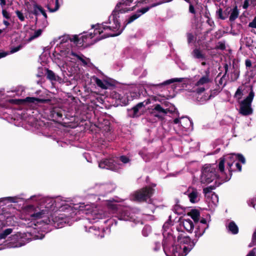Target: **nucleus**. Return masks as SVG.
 <instances>
[{
    "label": "nucleus",
    "instance_id": "nucleus-7",
    "mask_svg": "<svg viewBox=\"0 0 256 256\" xmlns=\"http://www.w3.org/2000/svg\"><path fill=\"white\" fill-rule=\"evenodd\" d=\"M254 94L251 90L248 96L240 104V113L244 116H248L252 113V109L251 107L252 101L254 99Z\"/></svg>",
    "mask_w": 256,
    "mask_h": 256
},
{
    "label": "nucleus",
    "instance_id": "nucleus-21",
    "mask_svg": "<svg viewBox=\"0 0 256 256\" xmlns=\"http://www.w3.org/2000/svg\"><path fill=\"white\" fill-rule=\"evenodd\" d=\"M24 101L30 104H36L39 103H43L46 102V100L33 97H27L24 100Z\"/></svg>",
    "mask_w": 256,
    "mask_h": 256
},
{
    "label": "nucleus",
    "instance_id": "nucleus-55",
    "mask_svg": "<svg viewBox=\"0 0 256 256\" xmlns=\"http://www.w3.org/2000/svg\"><path fill=\"white\" fill-rule=\"evenodd\" d=\"M160 242H156V247L154 248V250H158L160 249Z\"/></svg>",
    "mask_w": 256,
    "mask_h": 256
},
{
    "label": "nucleus",
    "instance_id": "nucleus-15",
    "mask_svg": "<svg viewBox=\"0 0 256 256\" xmlns=\"http://www.w3.org/2000/svg\"><path fill=\"white\" fill-rule=\"evenodd\" d=\"M168 111V109L162 108L160 104H156L152 109L151 113L156 117L161 118L162 116L160 114H166Z\"/></svg>",
    "mask_w": 256,
    "mask_h": 256
},
{
    "label": "nucleus",
    "instance_id": "nucleus-28",
    "mask_svg": "<svg viewBox=\"0 0 256 256\" xmlns=\"http://www.w3.org/2000/svg\"><path fill=\"white\" fill-rule=\"evenodd\" d=\"M93 80H94V82L96 83L97 86H98L99 87L104 89H106L107 88L108 84L106 82L102 81L95 76L93 78Z\"/></svg>",
    "mask_w": 256,
    "mask_h": 256
},
{
    "label": "nucleus",
    "instance_id": "nucleus-47",
    "mask_svg": "<svg viewBox=\"0 0 256 256\" xmlns=\"http://www.w3.org/2000/svg\"><path fill=\"white\" fill-rule=\"evenodd\" d=\"M206 22L210 26H214V23L211 18L207 19Z\"/></svg>",
    "mask_w": 256,
    "mask_h": 256
},
{
    "label": "nucleus",
    "instance_id": "nucleus-1",
    "mask_svg": "<svg viewBox=\"0 0 256 256\" xmlns=\"http://www.w3.org/2000/svg\"><path fill=\"white\" fill-rule=\"evenodd\" d=\"M30 199L40 201V203H44L42 205L44 206V209L36 210L30 214L32 223L30 226H32V224L37 226L44 224L52 225L56 228H61L66 224H72V222L76 220L74 218L76 215L85 216L84 224H94L106 218L108 214L94 204L70 206L61 197L54 198L38 195L32 196Z\"/></svg>",
    "mask_w": 256,
    "mask_h": 256
},
{
    "label": "nucleus",
    "instance_id": "nucleus-61",
    "mask_svg": "<svg viewBox=\"0 0 256 256\" xmlns=\"http://www.w3.org/2000/svg\"><path fill=\"white\" fill-rule=\"evenodd\" d=\"M24 244H15L14 246H12V247H13V248H18V247H20V246H23Z\"/></svg>",
    "mask_w": 256,
    "mask_h": 256
},
{
    "label": "nucleus",
    "instance_id": "nucleus-58",
    "mask_svg": "<svg viewBox=\"0 0 256 256\" xmlns=\"http://www.w3.org/2000/svg\"><path fill=\"white\" fill-rule=\"evenodd\" d=\"M0 5L2 6V7H4L6 5V0H0Z\"/></svg>",
    "mask_w": 256,
    "mask_h": 256
},
{
    "label": "nucleus",
    "instance_id": "nucleus-48",
    "mask_svg": "<svg viewBox=\"0 0 256 256\" xmlns=\"http://www.w3.org/2000/svg\"><path fill=\"white\" fill-rule=\"evenodd\" d=\"M189 12L193 14H195L196 11L194 10V6L190 4V6H189Z\"/></svg>",
    "mask_w": 256,
    "mask_h": 256
},
{
    "label": "nucleus",
    "instance_id": "nucleus-60",
    "mask_svg": "<svg viewBox=\"0 0 256 256\" xmlns=\"http://www.w3.org/2000/svg\"><path fill=\"white\" fill-rule=\"evenodd\" d=\"M210 13L209 12H206L205 14H204V16L207 18V19H208V18H210Z\"/></svg>",
    "mask_w": 256,
    "mask_h": 256
},
{
    "label": "nucleus",
    "instance_id": "nucleus-24",
    "mask_svg": "<svg viewBox=\"0 0 256 256\" xmlns=\"http://www.w3.org/2000/svg\"><path fill=\"white\" fill-rule=\"evenodd\" d=\"M188 215L190 216L195 222L198 221L200 215L199 212L197 210H192L188 213Z\"/></svg>",
    "mask_w": 256,
    "mask_h": 256
},
{
    "label": "nucleus",
    "instance_id": "nucleus-54",
    "mask_svg": "<svg viewBox=\"0 0 256 256\" xmlns=\"http://www.w3.org/2000/svg\"><path fill=\"white\" fill-rule=\"evenodd\" d=\"M64 36H65V35H64ZM60 38H61V36H60V37H59V38H57V39H54V42H58V44H57V45H58V44H59V48H60Z\"/></svg>",
    "mask_w": 256,
    "mask_h": 256
},
{
    "label": "nucleus",
    "instance_id": "nucleus-20",
    "mask_svg": "<svg viewBox=\"0 0 256 256\" xmlns=\"http://www.w3.org/2000/svg\"><path fill=\"white\" fill-rule=\"evenodd\" d=\"M85 229L86 231H88L90 232L93 233L95 236H100V238L104 237V234H100L99 228H96L95 226H85ZM102 234H104V230L102 232Z\"/></svg>",
    "mask_w": 256,
    "mask_h": 256
},
{
    "label": "nucleus",
    "instance_id": "nucleus-23",
    "mask_svg": "<svg viewBox=\"0 0 256 256\" xmlns=\"http://www.w3.org/2000/svg\"><path fill=\"white\" fill-rule=\"evenodd\" d=\"M206 200L212 206H216L218 202V198L216 194L213 193L211 194L209 199H206Z\"/></svg>",
    "mask_w": 256,
    "mask_h": 256
},
{
    "label": "nucleus",
    "instance_id": "nucleus-18",
    "mask_svg": "<svg viewBox=\"0 0 256 256\" xmlns=\"http://www.w3.org/2000/svg\"><path fill=\"white\" fill-rule=\"evenodd\" d=\"M149 7H146L142 8L141 10L136 12L132 15L128 20L127 24H130L134 21L135 20L138 18L142 14L146 13L149 10Z\"/></svg>",
    "mask_w": 256,
    "mask_h": 256
},
{
    "label": "nucleus",
    "instance_id": "nucleus-39",
    "mask_svg": "<svg viewBox=\"0 0 256 256\" xmlns=\"http://www.w3.org/2000/svg\"><path fill=\"white\" fill-rule=\"evenodd\" d=\"M50 4L48 6V8L50 12H54L56 11L59 8L58 0H55V7L54 8H51Z\"/></svg>",
    "mask_w": 256,
    "mask_h": 256
},
{
    "label": "nucleus",
    "instance_id": "nucleus-51",
    "mask_svg": "<svg viewBox=\"0 0 256 256\" xmlns=\"http://www.w3.org/2000/svg\"><path fill=\"white\" fill-rule=\"evenodd\" d=\"M195 233H196L195 235H196V237H200L204 233V230H202L201 232H198V231H196Z\"/></svg>",
    "mask_w": 256,
    "mask_h": 256
},
{
    "label": "nucleus",
    "instance_id": "nucleus-37",
    "mask_svg": "<svg viewBox=\"0 0 256 256\" xmlns=\"http://www.w3.org/2000/svg\"><path fill=\"white\" fill-rule=\"evenodd\" d=\"M242 88L239 87L235 93L234 97L238 100H240L242 98Z\"/></svg>",
    "mask_w": 256,
    "mask_h": 256
},
{
    "label": "nucleus",
    "instance_id": "nucleus-53",
    "mask_svg": "<svg viewBox=\"0 0 256 256\" xmlns=\"http://www.w3.org/2000/svg\"><path fill=\"white\" fill-rule=\"evenodd\" d=\"M194 36L192 34H188V42H190L193 40Z\"/></svg>",
    "mask_w": 256,
    "mask_h": 256
},
{
    "label": "nucleus",
    "instance_id": "nucleus-4",
    "mask_svg": "<svg viewBox=\"0 0 256 256\" xmlns=\"http://www.w3.org/2000/svg\"><path fill=\"white\" fill-rule=\"evenodd\" d=\"M198 80L192 88V92L197 97L198 100L204 102L210 100L211 94H204L202 97L199 98V96L204 92L206 89L208 88V84L212 82V78L210 76V70L206 69L204 74L198 76Z\"/></svg>",
    "mask_w": 256,
    "mask_h": 256
},
{
    "label": "nucleus",
    "instance_id": "nucleus-40",
    "mask_svg": "<svg viewBox=\"0 0 256 256\" xmlns=\"http://www.w3.org/2000/svg\"><path fill=\"white\" fill-rule=\"evenodd\" d=\"M47 76L48 78L51 80H56V76L55 74L50 70H48L47 72Z\"/></svg>",
    "mask_w": 256,
    "mask_h": 256
},
{
    "label": "nucleus",
    "instance_id": "nucleus-19",
    "mask_svg": "<svg viewBox=\"0 0 256 256\" xmlns=\"http://www.w3.org/2000/svg\"><path fill=\"white\" fill-rule=\"evenodd\" d=\"M98 166L101 168L111 170L112 168V162L110 158L102 160L98 164Z\"/></svg>",
    "mask_w": 256,
    "mask_h": 256
},
{
    "label": "nucleus",
    "instance_id": "nucleus-3",
    "mask_svg": "<svg viewBox=\"0 0 256 256\" xmlns=\"http://www.w3.org/2000/svg\"><path fill=\"white\" fill-rule=\"evenodd\" d=\"M172 225V222L168 220L163 226V248L166 256H186L194 248V242L192 241L189 236L184 234H178L177 242L170 248L168 246L171 244L174 238L171 234L170 226Z\"/></svg>",
    "mask_w": 256,
    "mask_h": 256
},
{
    "label": "nucleus",
    "instance_id": "nucleus-45",
    "mask_svg": "<svg viewBox=\"0 0 256 256\" xmlns=\"http://www.w3.org/2000/svg\"><path fill=\"white\" fill-rule=\"evenodd\" d=\"M248 26L250 28H256V16L252 22L249 23Z\"/></svg>",
    "mask_w": 256,
    "mask_h": 256
},
{
    "label": "nucleus",
    "instance_id": "nucleus-49",
    "mask_svg": "<svg viewBox=\"0 0 256 256\" xmlns=\"http://www.w3.org/2000/svg\"><path fill=\"white\" fill-rule=\"evenodd\" d=\"M9 54L8 52H0V58H4Z\"/></svg>",
    "mask_w": 256,
    "mask_h": 256
},
{
    "label": "nucleus",
    "instance_id": "nucleus-33",
    "mask_svg": "<svg viewBox=\"0 0 256 256\" xmlns=\"http://www.w3.org/2000/svg\"><path fill=\"white\" fill-rule=\"evenodd\" d=\"M12 232V228H7L5 230L2 234H0V240L4 239L8 235L10 234Z\"/></svg>",
    "mask_w": 256,
    "mask_h": 256
},
{
    "label": "nucleus",
    "instance_id": "nucleus-56",
    "mask_svg": "<svg viewBox=\"0 0 256 256\" xmlns=\"http://www.w3.org/2000/svg\"><path fill=\"white\" fill-rule=\"evenodd\" d=\"M246 67H250L252 66L251 61L249 60H246Z\"/></svg>",
    "mask_w": 256,
    "mask_h": 256
},
{
    "label": "nucleus",
    "instance_id": "nucleus-46",
    "mask_svg": "<svg viewBox=\"0 0 256 256\" xmlns=\"http://www.w3.org/2000/svg\"><path fill=\"white\" fill-rule=\"evenodd\" d=\"M256 248H254L252 250L250 251L246 256H256Z\"/></svg>",
    "mask_w": 256,
    "mask_h": 256
},
{
    "label": "nucleus",
    "instance_id": "nucleus-12",
    "mask_svg": "<svg viewBox=\"0 0 256 256\" xmlns=\"http://www.w3.org/2000/svg\"><path fill=\"white\" fill-rule=\"evenodd\" d=\"M150 100L148 99L143 102L138 103L136 106L133 108V116H138L142 114L145 110V106L150 104Z\"/></svg>",
    "mask_w": 256,
    "mask_h": 256
},
{
    "label": "nucleus",
    "instance_id": "nucleus-32",
    "mask_svg": "<svg viewBox=\"0 0 256 256\" xmlns=\"http://www.w3.org/2000/svg\"><path fill=\"white\" fill-rule=\"evenodd\" d=\"M12 232V228H7L5 230L2 234H0V240L4 239L8 235L10 234Z\"/></svg>",
    "mask_w": 256,
    "mask_h": 256
},
{
    "label": "nucleus",
    "instance_id": "nucleus-16",
    "mask_svg": "<svg viewBox=\"0 0 256 256\" xmlns=\"http://www.w3.org/2000/svg\"><path fill=\"white\" fill-rule=\"evenodd\" d=\"M174 122L175 124H180L181 126L184 128H188V126L192 124V122L189 118L184 117L174 119Z\"/></svg>",
    "mask_w": 256,
    "mask_h": 256
},
{
    "label": "nucleus",
    "instance_id": "nucleus-13",
    "mask_svg": "<svg viewBox=\"0 0 256 256\" xmlns=\"http://www.w3.org/2000/svg\"><path fill=\"white\" fill-rule=\"evenodd\" d=\"M194 228V224L192 220L190 219H184L180 222L179 228H177V230L180 232L182 230V228L186 230L188 232H191Z\"/></svg>",
    "mask_w": 256,
    "mask_h": 256
},
{
    "label": "nucleus",
    "instance_id": "nucleus-35",
    "mask_svg": "<svg viewBox=\"0 0 256 256\" xmlns=\"http://www.w3.org/2000/svg\"><path fill=\"white\" fill-rule=\"evenodd\" d=\"M24 46V44H20L17 46L12 48L9 54H14L21 50Z\"/></svg>",
    "mask_w": 256,
    "mask_h": 256
},
{
    "label": "nucleus",
    "instance_id": "nucleus-5",
    "mask_svg": "<svg viewBox=\"0 0 256 256\" xmlns=\"http://www.w3.org/2000/svg\"><path fill=\"white\" fill-rule=\"evenodd\" d=\"M200 180V182L204 184H207L214 182L216 184L218 183V186L222 182L227 181L229 178L225 177L224 173L222 174L220 172V174H218L214 164H206L202 170Z\"/></svg>",
    "mask_w": 256,
    "mask_h": 256
},
{
    "label": "nucleus",
    "instance_id": "nucleus-29",
    "mask_svg": "<svg viewBox=\"0 0 256 256\" xmlns=\"http://www.w3.org/2000/svg\"><path fill=\"white\" fill-rule=\"evenodd\" d=\"M183 80H184L183 78H172V79H170V80H168L164 82L162 84H156L155 86H161V85H166V84H170L171 83L174 82H182Z\"/></svg>",
    "mask_w": 256,
    "mask_h": 256
},
{
    "label": "nucleus",
    "instance_id": "nucleus-6",
    "mask_svg": "<svg viewBox=\"0 0 256 256\" xmlns=\"http://www.w3.org/2000/svg\"><path fill=\"white\" fill-rule=\"evenodd\" d=\"M130 96H127L126 98L122 96V94L114 92L113 93V100H114V103L113 104V106H119L126 105L128 102L133 100L134 98L138 96V93L135 90L130 92ZM114 102L113 101V103Z\"/></svg>",
    "mask_w": 256,
    "mask_h": 256
},
{
    "label": "nucleus",
    "instance_id": "nucleus-64",
    "mask_svg": "<svg viewBox=\"0 0 256 256\" xmlns=\"http://www.w3.org/2000/svg\"><path fill=\"white\" fill-rule=\"evenodd\" d=\"M18 236L17 234L16 235L12 236V238H13L14 240L18 239Z\"/></svg>",
    "mask_w": 256,
    "mask_h": 256
},
{
    "label": "nucleus",
    "instance_id": "nucleus-10",
    "mask_svg": "<svg viewBox=\"0 0 256 256\" xmlns=\"http://www.w3.org/2000/svg\"><path fill=\"white\" fill-rule=\"evenodd\" d=\"M130 208H122L121 206H118L117 205L113 204V214L116 213V212L120 215L119 216L120 220H129L130 217Z\"/></svg>",
    "mask_w": 256,
    "mask_h": 256
},
{
    "label": "nucleus",
    "instance_id": "nucleus-44",
    "mask_svg": "<svg viewBox=\"0 0 256 256\" xmlns=\"http://www.w3.org/2000/svg\"><path fill=\"white\" fill-rule=\"evenodd\" d=\"M2 14L4 18L6 19H9L10 18V13L7 12L6 10H2Z\"/></svg>",
    "mask_w": 256,
    "mask_h": 256
},
{
    "label": "nucleus",
    "instance_id": "nucleus-43",
    "mask_svg": "<svg viewBox=\"0 0 256 256\" xmlns=\"http://www.w3.org/2000/svg\"><path fill=\"white\" fill-rule=\"evenodd\" d=\"M237 156V160H238L240 162H241L242 164H245L246 160L244 156L240 154H236Z\"/></svg>",
    "mask_w": 256,
    "mask_h": 256
},
{
    "label": "nucleus",
    "instance_id": "nucleus-14",
    "mask_svg": "<svg viewBox=\"0 0 256 256\" xmlns=\"http://www.w3.org/2000/svg\"><path fill=\"white\" fill-rule=\"evenodd\" d=\"M132 0H126L124 2H120L115 8V12H126L130 10H131L130 8H126V6H128Z\"/></svg>",
    "mask_w": 256,
    "mask_h": 256
},
{
    "label": "nucleus",
    "instance_id": "nucleus-59",
    "mask_svg": "<svg viewBox=\"0 0 256 256\" xmlns=\"http://www.w3.org/2000/svg\"><path fill=\"white\" fill-rule=\"evenodd\" d=\"M236 166L238 169V171L240 172L242 170V166L238 163L236 164Z\"/></svg>",
    "mask_w": 256,
    "mask_h": 256
},
{
    "label": "nucleus",
    "instance_id": "nucleus-30",
    "mask_svg": "<svg viewBox=\"0 0 256 256\" xmlns=\"http://www.w3.org/2000/svg\"><path fill=\"white\" fill-rule=\"evenodd\" d=\"M238 16V8L236 7H235L233 8L230 16V21H234V20Z\"/></svg>",
    "mask_w": 256,
    "mask_h": 256
},
{
    "label": "nucleus",
    "instance_id": "nucleus-52",
    "mask_svg": "<svg viewBox=\"0 0 256 256\" xmlns=\"http://www.w3.org/2000/svg\"><path fill=\"white\" fill-rule=\"evenodd\" d=\"M249 6L248 4V0H245L243 4V8L244 9H246L248 8Z\"/></svg>",
    "mask_w": 256,
    "mask_h": 256
},
{
    "label": "nucleus",
    "instance_id": "nucleus-31",
    "mask_svg": "<svg viewBox=\"0 0 256 256\" xmlns=\"http://www.w3.org/2000/svg\"><path fill=\"white\" fill-rule=\"evenodd\" d=\"M42 34V30L40 29L37 30H36L34 34H32L30 37L28 38V42H30L31 40L39 37Z\"/></svg>",
    "mask_w": 256,
    "mask_h": 256
},
{
    "label": "nucleus",
    "instance_id": "nucleus-38",
    "mask_svg": "<svg viewBox=\"0 0 256 256\" xmlns=\"http://www.w3.org/2000/svg\"><path fill=\"white\" fill-rule=\"evenodd\" d=\"M254 246H256V230L254 232L251 242L249 244L248 247L250 248Z\"/></svg>",
    "mask_w": 256,
    "mask_h": 256
},
{
    "label": "nucleus",
    "instance_id": "nucleus-25",
    "mask_svg": "<svg viewBox=\"0 0 256 256\" xmlns=\"http://www.w3.org/2000/svg\"><path fill=\"white\" fill-rule=\"evenodd\" d=\"M218 185H216L215 186H210L209 187H207L204 188L203 190V192L204 194V196L206 199H209L211 194H212L214 192H212V190L214 189Z\"/></svg>",
    "mask_w": 256,
    "mask_h": 256
},
{
    "label": "nucleus",
    "instance_id": "nucleus-36",
    "mask_svg": "<svg viewBox=\"0 0 256 256\" xmlns=\"http://www.w3.org/2000/svg\"><path fill=\"white\" fill-rule=\"evenodd\" d=\"M151 232V228L149 226H145L142 230V234L144 236H148Z\"/></svg>",
    "mask_w": 256,
    "mask_h": 256
},
{
    "label": "nucleus",
    "instance_id": "nucleus-41",
    "mask_svg": "<svg viewBox=\"0 0 256 256\" xmlns=\"http://www.w3.org/2000/svg\"><path fill=\"white\" fill-rule=\"evenodd\" d=\"M216 14L218 16V18L222 20H224L226 18V14L225 16L223 15L222 10V8H219L217 10Z\"/></svg>",
    "mask_w": 256,
    "mask_h": 256
},
{
    "label": "nucleus",
    "instance_id": "nucleus-8",
    "mask_svg": "<svg viewBox=\"0 0 256 256\" xmlns=\"http://www.w3.org/2000/svg\"><path fill=\"white\" fill-rule=\"evenodd\" d=\"M153 192V190L150 188H146L140 190L135 192L130 196L132 200L143 202L150 198Z\"/></svg>",
    "mask_w": 256,
    "mask_h": 256
},
{
    "label": "nucleus",
    "instance_id": "nucleus-63",
    "mask_svg": "<svg viewBox=\"0 0 256 256\" xmlns=\"http://www.w3.org/2000/svg\"><path fill=\"white\" fill-rule=\"evenodd\" d=\"M44 237V236H36V239H42Z\"/></svg>",
    "mask_w": 256,
    "mask_h": 256
},
{
    "label": "nucleus",
    "instance_id": "nucleus-34",
    "mask_svg": "<svg viewBox=\"0 0 256 256\" xmlns=\"http://www.w3.org/2000/svg\"><path fill=\"white\" fill-rule=\"evenodd\" d=\"M193 56L196 58H204V55L202 54L201 52L198 50L196 49L193 51Z\"/></svg>",
    "mask_w": 256,
    "mask_h": 256
},
{
    "label": "nucleus",
    "instance_id": "nucleus-26",
    "mask_svg": "<svg viewBox=\"0 0 256 256\" xmlns=\"http://www.w3.org/2000/svg\"><path fill=\"white\" fill-rule=\"evenodd\" d=\"M34 13L36 15L38 16L41 14L43 15L44 18L46 20L47 16L44 10L40 6H36L34 8Z\"/></svg>",
    "mask_w": 256,
    "mask_h": 256
},
{
    "label": "nucleus",
    "instance_id": "nucleus-62",
    "mask_svg": "<svg viewBox=\"0 0 256 256\" xmlns=\"http://www.w3.org/2000/svg\"><path fill=\"white\" fill-rule=\"evenodd\" d=\"M3 23L6 26H8L10 24V23L6 20H4Z\"/></svg>",
    "mask_w": 256,
    "mask_h": 256
},
{
    "label": "nucleus",
    "instance_id": "nucleus-11",
    "mask_svg": "<svg viewBox=\"0 0 256 256\" xmlns=\"http://www.w3.org/2000/svg\"><path fill=\"white\" fill-rule=\"evenodd\" d=\"M191 203L195 204L200 200V194L198 190L193 187H189L187 190L184 192Z\"/></svg>",
    "mask_w": 256,
    "mask_h": 256
},
{
    "label": "nucleus",
    "instance_id": "nucleus-9",
    "mask_svg": "<svg viewBox=\"0 0 256 256\" xmlns=\"http://www.w3.org/2000/svg\"><path fill=\"white\" fill-rule=\"evenodd\" d=\"M236 160L237 156L236 154H228L224 157L221 158L218 164V170L222 174H224V164L225 162H226L230 168L229 170L230 171L233 163Z\"/></svg>",
    "mask_w": 256,
    "mask_h": 256
},
{
    "label": "nucleus",
    "instance_id": "nucleus-27",
    "mask_svg": "<svg viewBox=\"0 0 256 256\" xmlns=\"http://www.w3.org/2000/svg\"><path fill=\"white\" fill-rule=\"evenodd\" d=\"M228 229L232 234H236L238 232V229L237 226L233 222H230L228 226Z\"/></svg>",
    "mask_w": 256,
    "mask_h": 256
},
{
    "label": "nucleus",
    "instance_id": "nucleus-22",
    "mask_svg": "<svg viewBox=\"0 0 256 256\" xmlns=\"http://www.w3.org/2000/svg\"><path fill=\"white\" fill-rule=\"evenodd\" d=\"M21 200H22V198L18 196H9L0 198V202H4V201H8L10 202H18Z\"/></svg>",
    "mask_w": 256,
    "mask_h": 256
},
{
    "label": "nucleus",
    "instance_id": "nucleus-17",
    "mask_svg": "<svg viewBox=\"0 0 256 256\" xmlns=\"http://www.w3.org/2000/svg\"><path fill=\"white\" fill-rule=\"evenodd\" d=\"M124 27L120 26V23L117 19L114 20L113 24V37L120 34L124 30Z\"/></svg>",
    "mask_w": 256,
    "mask_h": 256
},
{
    "label": "nucleus",
    "instance_id": "nucleus-2",
    "mask_svg": "<svg viewBox=\"0 0 256 256\" xmlns=\"http://www.w3.org/2000/svg\"><path fill=\"white\" fill-rule=\"evenodd\" d=\"M106 22L92 25L94 32H84L80 36H64L60 38V56L68 60L74 62L80 60L84 66L93 67V64L88 58L82 54L75 53L72 48V44L80 46L84 44H93L101 40L112 36V28L110 26L106 25Z\"/></svg>",
    "mask_w": 256,
    "mask_h": 256
},
{
    "label": "nucleus",
    "instance_id": "nucleus-57",
    "mask_svg": "<svg viewBox=\"0 0 256 256\" xmlns=\"http://www.w3.org/2000/svg\"><path fill=\"white\" fill-rule=\"evenodd\" d=\"M12 219V220H14V216H10V218L7 217L6 218V222H10V223H9L10 224H12V223L11 222V220Z\"/></svg>",
    "mask_w": 256,
    "mask_h": 256
},
{
    "label": "nucleus",
    "instance_id": "nucleus-50",
    "mask_svg": "<svg viewBox=\"0 0 256 256\" xmlns=\"http://www.w3.org/2000/svg\"><path fill=\"white\" fill-rule=\"evenodd\" d=\"M120 160L124 164L127 163L129 160L128 158L124 156H121Z\"/></svg>",
    "mask_w": 256,
    "mask_h": 256
},
{
    "label": "nucleus",
    "instance_id": "nucleus-42",
    "mask_svg": "<svg viewBox=\"0 0 256 256\" xmlns=\"http://www.w3.org/2000/svg\"><path fill=\"white\" fill-rule=\"evenodd\" d=\"M16 14L20 21L22 22V21L24 20V19H25L24 16L23 14L21 12H20L19 10H16Z\"/></svg>",
    "mask_w": 256,
    "mask_h": 256
}]
</instances>
